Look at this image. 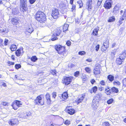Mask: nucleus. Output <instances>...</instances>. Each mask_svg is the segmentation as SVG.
<instances>
[{
  "label": "nucleus",
  "instance_id": "nucleus-1",
  "mask_svg": "<svg viewBox=\"0 0 126 126\" xmlns=\"http://www.w3.org/2000/svg\"><path fill=\"white\" fill-rule=\"evenodd\" d=\"M36 19L41 23L44 22L46 20V17L44 13L41 11H38L35 15Z\"/></svg>",
  "mask_w": 126,
  "mask_h": 126
},
{
  "label": "nucleus",
  "instance_id": "nucleus-2",
  "mask_svg": "<svg viewBox=\"0 0 126 126\" xmlns=\"http://www.w3.org/2000/svg\"><path fill=\"white\" fill-rule=\"evenodd\" d=\"M27 0H20V6L21 11L24 12L27 10Z\"/></svg>",
  "mask_w": 126,
  "mask_h": 126
},
{
  "label": "nucleus",
  "instance_id": "nucleus-3",
  "mask_svg": "<svg viewBox=\"0 0 126 126\" xmlns=\"http://www.w3.org/2000/svg\"><path fill=\"white\" fill-rule=\"evenodd\" d=\"M55 48L56 50L58 51L59 54H61L62 55L66 56V54L65 52H63L64 48L60 45H58L55 46Z\"/></svg>",
  "mask_w": 126,
  "mask_h": 126
},
{
  "label": "nucleus",
  "instance_id": "nucleus-4",
  "mask_svg": "<svg viewBox=\"0 0 126 126\" xmlns=\"http://www.w3.org/2000/svg\"><path fill=\"white\" fill-rule=\"evenodd\" d=\"M44 99L41 97V95L38 96L34 100V103L36 105H42L44 104Z\"/></svg>",
  "mask_w": 126,
  "mask_h": 126
},
{
  "label": "nucleus",
  "instance_id": "nucleus-5",
  "mask_svg": "<svg viewBox=\"0 0 126 126\" xmlns=\"http://www.w3.org/2000/svg\"><path fill=\"white\" fill-rule=\"evenodd\" d=\"M73 79V77L71 76L64 77L63 78V83L65 85H68L72 81Z\"/></svg>",
  "mask_w": 126,
  "mask_h": 126
},
{
  "label": "nucleus",
  "instance_id": "nucleus-6",
  "mask_svg": "<svg viewBox=\"0 0 126 126\" xmlns=\"http://www.w3.org/2000/svg\"><path fill=\"white\" fill-rule=\"evenodd\" d=\"M112 0H107L105 2L104 7L106 9H109L111 7Z\"/></svg>",
  "mask_w": 126,
  "mask_h": 126
},
{
  "label": "nucleus",
  "instance_id": "nucleus-7",
  "mask_svg": "<svg viewBox=\"0 0 126 126\" xmlns=\"http://www.w3.org/2000/svg\"><path fill=\"white\" fill-rule=\"evenodd\" d=\"M59 13L58 9H53L51 15L54 18H57L59 17Z\"/></svg>",
  "mask_w": 126,
  "mask_h": 126
},
{
  "label": "nucleus",
  "instance_id": "nucleus-8",
  "mask_svg": "<svg viewBox=\"0 0 126 126\" xmlns=\"http://www.w3.org/2000/svg\"><path fill=\"white\" fill-rule=\"evenodd\" d=\"M100 66L99 64H96L94 70V73L95 75L99 74L100 73Z\"/></svg>",
  "mask_w": 126,
  "mask_h": 126
},
{
  "label": "nucleus",
  "instance_id": "nucleus-9",
  "mask_svg": "<svg viewBox=\"0 0 126 126\" xmlns=\"http://www.w3.org/2000/svg\"><path fill=\"white\" fill-rule=\"evenodd\" d=\"M92 0H88L86 4V8L89 11H91L92 10Z\"/></svg>",
  "mask_w": 126,
  "mask_h": 126
},
{
  "label": "nucleus",
  "instance_id": "nucleus-10",
  "mask_svg": "<svg viewBox=\"0 0 126 126\" xmlns=\"http://www.w3.org/2000/svg\"><path fill=\"white\" fill-rule=\"evenodd\" d=\"M9 124L12 126L17 125L18 124V120L16 119H12L10 120Z\"/></svg>",
  "mask_w": 126,
  "mask_h": 126
},
{
  "label": "nucleus",
  "instance_id": "nucleus-11",
  "mask_svg": "<svg viewBox=\"0 0 126 126\" xmlns=\"http://www.w3.org/2000/svg\"><path fill=\"white\" fill-rule=\"evenodd\" d=\"M98 101H95V100H93L92 104V107L94 110H95L97 108L98 105Z\"/></svg>",
  "mask_w": 126,
  "mask_h": 126
},
{
  "label": "nucleus",
  "instance_id": "nucleus-12",
  "mask_svg": "<svg viewBox=\"0 0 126 126\" xmlns=\"http://www.w3.org/2000/svg\"><path fill=\"white\" fill-rule=\"evenodd\" d=\"M61 32V31L60 29L59 28H57L54 31L53 35L55 37L57 36L60 34Z\"/></svg>",
  "mask_w": 126,
  "mask_h": 126
},
{
  "label": "nucleus",
  "instance_id": "nucleus-13",
  "mask_svg": "<svg viewBox=\"0 0 126 126\" xmlns=\"http://www.w3.org/2000/svg\"><path fill=\"white\" fill-rule=\"evenodd\" d=\"M101 93H98L96 95L94 98L93 100H95V101H98L100 100L101 99Z\"/></svg>",
  "mask_w": 126,
  "mask_h": 126
},
{
  "label": "nucleus",
  "instance_id": "nucleus-14",
  "mask_svg": "<svg viewBox=\"0 0 126 126\" xmlns=\"http://www.w3.org/2000/svg\"><path fill=\"white\" fill-rule=\"evenodd\" d=\"M121 7L120 5L119 4H117L114 8L113 12L114 13L116 12V11L119 10Z\"/></svg>",
  "mask_w": 126,
  "mask_h": 126
},
{
  "label": "nucleus",
  "instance_id": "nucleus-15",
  "mask_svg": "<svg viewBox=\"0 0 126 126\" xmlns=\"http://www.w3.org/2000/svg\"><path fill=\"white\" fill-rule=\"evenodd\" d=\"M105 92L107 95H110L112 93V91L111 89V90L108 87L105 89Z\"/></svg>",
  "mask_w": 126,
  "mask_h": 126
},
{
  "label": "nucleus",
  "instance_id": "nucleus-16",
  "mask_svg": "<svg viewBox=\"0 0 126 126\" xmlns=\"http://www.w3.org/2000/svg\"><path fill=\"white\" fill-rule=\"evenodd\" d=\"M126 57V52H123V53L121 54L120 56H119V57L120 59L124 61V59Z\"/></svg>",
  "mask_w": 126,
  "mask_h": 126
},
{
  "label": "nucleus",
  "instance_id": "nucleus-17",
  "mask_svg": "<svg viewBox=\"0 0 126 126\" xmlns=\"http://www.w3.org/2000/svg\"><path fill=\"white\" fill-rule=\"evenodd\" d=\"M109 47V46H107L105 44H103L102 46L101 50L102 51H106Z\"/></svg>",
  "mask_w": 126,
  "mask_h": 126
},
{
  "label": "nucleus",
  "instance_id": "nucleus-18",
  "mask_svg": "<svg viewBox=\"0 0 126 126\" xmlns=\"http://www.w3.org/2000/svg\"><path fill=\"white\" fill-rule=\"evenodd\" d=\"M99 29L98 27L95 29L93 31V34L94 35L96 36L97 35Z\"/></svg>",
  "mask_w": 126,
  "mask_h": 126
},
{
  "label": "nucleus",
  "instance_id": "nucleus-19",
  "mask_svg": "<svg viewBox=\"0 0 126 126\" xmlns=\"http://www.w3.org/2000/svg\"><path fill=\"white\" fill-rule=\"evenodd\" d=\"M124 61L123 60H122L120 58H118L117 59L116 62L118 65H120L121 64L122 62Z\"/></svg>",
  "mask_w": 126,
  "mask_h": 126
},
{
  "label": "nucleus",
  "instance_id": "nucleus-20",
  "mask_svg": "<svg viewBox=\"0 0 126 126\" xmlns=\"http://www.w3.org/2000/svg\"><path fill=\"white\" fill-rule=\"evenodd\" d=\"M75 110L73 109H68L67 110L68 113L71 115H72L75 113Z\"/></svg>",
  "mask_w": 126,
  "mask_h": 126
},
{
  "label": "nucleus",
  "instance_id": "nucleus-21",
  "mask_svg": "<svg viewBox=\"0 0 126 126\" xmlns=\"http://www.w3.org/2000/svg\"><path fill=\"white\" fill-rule=\"evenodd\" d=\"M10 48L12 51H14L16 50V47L15 45L13 44L11 45Z\"/></svg>",
  "mask_w": 126,
  "mask_h": 126
},
{
  "label": "nucleus",
  "instance_id": "nucleus-22",
  "mask_svg": "<svg viewBox=\"0 0 126 126\" xmlns=\"http://www.w3.org/2000/svg\"><path fill=\"white\" fill-rule=\"evenodd\" d=\"M69 25L67 24H65L63 27V32H65V31L68 29Z\"/></svg>",
  "mask_w": 126,
  "mask_h": 126
},
{
  "label": "nucleus",
  "instance_id": "nucleus-23",
  "mask_svg": "<svg viewBox=\"0 0 126 126\" xmlns=\"http://www.w3.org/2000/svg\"><path fill=\"white\" fill-rule=\"evenodd\" d=\"M26 31L30 33H31L33 31V28L31 26H30L27 28Z\"/></svg>",
  "mask_w": 126,
  "mask_h": 126
},
{
  "label": "nucleus",
  "instance_id": "nucleus-24",
  "mask_svg": "<svg viewBox=\"0 0 126 126\" xmlns=\"http://www.w3.org/2000/svg\"><path fill=\"white\" fill-rule=\"evenodd\" d=\"M114 78V77L111 75H109L107 77L108 79L111 82L113 80Z\"/></svg>",
  "mask_w": 126,
  "mask_h": 126
},
{
  "label": "nucleus",
  "instance_id": "nucleus-25",
  "mask_svg": "<svg viewBox=\"0 0 126 126\" xmlns=\"http://www.w3.org/2000/svg\"><path fill=\"white\" fill-rule=\"evenodd\" d=\"M97 90V87L96 86L93 87L90 90V93H95Z\"/></svg>",
  "mask_w": 126,
  "mask_h": 126
},
{
  "label": "nucleus",
  "instance_id": "nucleus-26",
  "mask_svg": "<svg viewBox=\"0 0 126 126\" xmlns=\"http://www.w3.org/2000/svg\"><path fill=\"white\" fill-rule=\"evenodd\" d=\"M15 103L16 104V105L18 107L21 106L22 104V103L21 101L18 100H16L15 102Z\"/></svg>",
  "mask_w": 126,
  "mask_h": 126
},
{
  "label": "nucleus",
  "instance_id": "nucleus-27",
  "mask_svg": "<svg viewBox=\"0 0 126 126\" xmlns=\"http://www.w3.org/2000/svg\"><path fill=\"white\" fill-rule=\"evenodd\" d=\"M115 19L114 16H112L109 18V19L108 21V22H111L114 21L115 20Z\"/></svg>",
  "mask_w": 126,
  "mask_h": 126
},
{
  "label": "nucleus",
  "instance_id": "nucleus-28",
  "mask_svg": "<svg viewBox=\"0 0 126 126\" xmlns=\"http://www.w3.org/2000/svg\"><path fill=\"white\" fill-rule=\"evenodd\" d=\"M68 96V94L66 92L64 93L62 95V98L64 99H67Z\"/></svg>",
  "mask_w": 126,
  "mask_h": 126
},
{
  "label": "nucleus",
  "instance_id": "nucleus-29",
  "mask_svg": "<svg viewBox=\"0 0 126 126\" xmlns=\"http://www.w3.org/2000/svg\"><path fill=\"white\" fill-rule=\"evenodd\" d=\"M85 97V95L84 94H83L81 97L79 98L78 100V103L81 102L83 100L84 98Z\"/></svg>",
  "mask_w": 126,
  "mask_h": 126
},
{
  "label": "nucleus",
  "instance_id": "nucleus-30",
  "mask_svg": "<svg viewBox=\"0 0 126 126\" xmlns=\"http://www.w3.org/2000/svg\"><path fill=\"white\" fill-rule=\"evenodd\" d=\"M111 89L112 91V93L113 92L115 93H117L119 91L118 89L115 87L112 88H111Z\"/></svg>",
  "mask_w": 126,
  "mask_h": 126
},
{
  "label": "nucleus",
  "instance_id": "nucleus-31",
  "mask_svg": "<svg viewBox=\"0 0 126 126\" xmlns=\"http://www.w3.org/2000/svg\"><path fill=\"white\" fill-rule=\"evenodd\" d=\"M37 58L36 56H33L31 58V60L33 62H35L37 60Z\"/></svg>",
  "mask_w": 126,
  "mask_h": 126
},
{
  "label": "nucleus",
  "instance_id": "nucleus-32",
  "mask_svg": "<svg viewBox=\"0 0 126 126\" xmlns=\"http://www.w3.org/2000/svg\"><path fill=\"white\" fill-rule=\"evenodd\" d=\"M21 51L20 49H18L15 52L16 55L17 56H19L21 54Z\"/></svg>",
  "mask_w": 126,
  "mask_h": 126
},
{
  "label": "nucleus",
  "instance_id": "nucleus-33",
  "mask_svg": "<svg viewBox=\"0 0 126 126\" xmlns=\"http://www.w3.org/2000/svg\"><path fill=\"white\" fill-rule=\"evenodd\" d=\"M85 70L87 73H90L91 72V69L89 67H86L85 68Z\"/></svg>",
  "mask_w": 126,
  "mask_h": 126
},
{
  "label": "nucleus",
  "instance_id": "nucleus-34",
  "mask_svg": "<svg viewBox=\"0 0 126 126\" xmlns=\"http://www.w3.org/2000/svg\"><path fill=\"white\" fill-rule=\"evenodd\" d=\"M79 5V8H81L83 6V3L82 0H79L77 1Z\"/></svg>",
  "mask_w": 126,
  "mask_h": 126
},
{
  "label": "nucleus",
  "instance_id": "nucleus-35",
  "mask_svg": "<svg viewBox=\"0 0 126 126\" xmlns=\"http://www.w3.org/2000/svg\"><path fill=\"white\" fill-rule=\"evenodd\" d=\"M46 98L48 102H49L50 101V97L49 94H47L46 95Z\"/></svg>",
  "mask_w": 126,
  "mask_h": 126
},
{
  "label": "nucleus",
  "instance_id": "nucleus-36",
  "mask_svg": "<svg viewBox=\"0 0 126 126\" xmlns=\"http://www.w3.org/2000/svg\"><path fill=\"white\" fill-rule=\"evenodd\" d=\"M26 113H23L21 114L19 116V117L23 118H26Z\"/></svg>",
  "mask_w": 126,
  "mask_h": 126
},
{
  "label": "nucleus",
  "instance_id": "nucleus-37",
  "mask_svg": "<svg viewBox=\"0 0 126 126\" xmlns=\"http://www.w3.org/2000/svg\"><path fill=\"white\" fill-rule=\"evenodd\" d=\"M113 84L114 85H120L121 83L119 81L115 80Z\"/></svg>",
  "mask_w": 126,
  "mask_h": 126
},
{
  "label": "nucleus",
  "instance_id": "nucleus-38",
  "mask_svg": "<svg viewBox=\"0 0 126 126\" xmlns=\"http://www.w3.org/2000/svg\"><path fill=\"white\" fill-rule=\"evenodd\" d=\"M113 101V99H110L109 100L107 101V103L108 104H110L112 103Z\"/></svg>",
  "mask_w": 126,
  "mask_h": 126
},
{
  "label": "nucleus",
  "instance_id": "nucleus-39",
  "mask_svg": "<svg viewBox=\"0 0 126 126\" xmlns=\"http://www.w3.org/2000/svg\"><path fill=\"white\" fill-rule=\"evenodd\" d=\"M25 113L26 118H28V117L31 116V113L30 112H26Z\"/></svg>",
  "mask_w": 126,
  "mask_h": 126
},
{
  "label": "nucleus",
  "instance_id": "nucleus-40",
  "mask_svg": "<svg viewBox=\"0 0 126 126\" xmlns=\"http://www.w3.org/2000/svg\"><path fill=\"white\" fill-rule=\"evenodd\" d=\"M103 0H98L97 3V6L98 7L101 4Z\"/></svg>",
  "mask_w": 126,
  "mask_h": 126
},
{
  "label": "nucleus",
  "instance_id": "nucleus-41",
  "mask_svg": "<svg viewBox=\"0 0 126 126\" xmlns=\"http://www.w3.org/2000/svg\"><path fill=\"white\" fill-rule=\"evenodd\" d=\"M86 53V52L84 51H80L79 52L78 54L79 55H84Z\"/></svg>",
  "mask_w": 126,
  "mask_h": 126
},
{
  "label": "nucleus",
  "instance_id": "nucleus-42",
  "mask_svg": "<svg viewBox=\"0 0 126 126\" xmlns=\"http://www.w3.org/2000/svg\"><path fill=\"white\" fill-rule=\"evenodd\" d=\"M64 123L65 124L68 125L70 124V121L68 120H66L65 122Z\"/></svg>",
  "mask_w": 126,
  "mask_h": 126
},
{
  "label": "nucleus",
  "instance_id": "nucleus-43",
  "mask_svg": "<svg viewBox=\"0 0 126 126\" xmlns=\"http://www.w3.org/2000/svg\"><path fill=\"white\" fill-rule=\"evenodd\" d=\"M109 40L107 39L106 41L103 44H105L107 46H109Z\"/></svg>",
  "mask_w": 126,
  "mask_h": 126
},
{
  "label": "nucleus",
  "instance_id": "nucleus-44",
  "mask_svg": "<svg viewBox=\"0 0 126 126\" xmlns=\"http://www.w3.org/2000/svg\"><path fill=\"white\" fill-rule=\"evenodd\" d=\"M15 67L16 69H18L21 67V65L19 64H17L15 65Z\"/></svg>",
  "mask_w": 126,
  "mask_h": 126
},
{
  "label": "nucleus",
  "instance_id": "nucleus-45",
  "mask_svg": "<svg viewBox=\"0 0 126 126\" xmlns=\"http://www.w3.org/2000/svg\"><path fill=\"white\" fill-rule=\"evenodd\" d=\"M56 96V92H54L52 93V98L53 99H55Z\"/></svg>",
  "mask_w": 126,
  "mask_h": 126
},
{
  "label": "nucleus",
  "instance_id": "nucleus-46",
  "mask_svg": "<svg viewBox=\"0 0 126 126\" xmlns=\"http://www.w3.org/2000/svg\"><path fill=\"white\" fill-rule=\"evenodd\" d=\"M122 82L123 85L126 86V78L122 80Z\"/></svg>",
  "mask_w": 126,
  "mask_h": 126
},
{
  "label": "nucleus",
  "instance_id": "nucleus-47",
  "mask_svg": "<svg viewBox=\"0 0 126 126\" xmlns=\"http://www.w3.org/2000/svg\"><path fill=\"white\" fill-rule=\"evenodd\" d=\"M1 104L6 106H8V103L5 102H2L1 103Z\"/></svg>",
  "mask_w": 126,
  "mask_h": 126
},
{
  "label": "nucleus",
  "instance_id": "nucleus-48",
  "mask_svg": "<svg viewBox=\"0 0 126 126\" xmlns=\"http://www.w3.org/2000/svg\"><path fill=\"white\" fill-rule=\"evenodd\" d=\"M76 5L74 4H73L72 5V7L71 8V10L72 11L74 10H75Z\"/></svg>",
  "mask_w": 126,
  "mask_h": 126
},
{
  "label": "nucleus",
  "instance_id": "nucleus-49",
  "mask_svg": "<svg viewBox=\"0 0 126 126\" xmlns=\"http://www.w3.org/2000/svg\"><path fill=\"white\" fill-rule=\"evenodd\" d=\"M79 74V71H77L74 74V76L76 77H77L78 76Z\"/></svg>",
  "mask_w": 126,
  "mask_h": 126
},
{
  "label": "nucleus",
  "instance_id": "nucleus-50",
  "mask_svg": "<svg viewBox=\"0 0 126 126\" xmlns=\"http://www.w3.org/2000/svg\"><path fill=\"white\" fill-rule=\"evenodd\" d=\"M100 84L101 85H104L105 84V82L104 80H102L100 82Z\"/></svg>",
  "mask_w": 126,
  "mask_h": 126
},
{
  "label": "nucleus",
  "instance_id": "nucleus-51",
  "mask_svg": "<svg viewBox=\"0 0 126 126\" xmlns=\"http://www.w3.org/2000/svg\"><path fill=\"white\" fill-rule=\"evenodd\" d=\"M12 21L13 22L16 23L17 22V20L16 18H13L12 19Z\"/></svg>",
  "mask_w": 126,
  "mask_h": 126
},
{
  "label": "nucleus",
  "instance_id": "nucleus-52",
  "mask_svg": "<svg viewBox=\"0 0 126 126\" xmlns=\"http://www.w3.org/2000/svg\"><path fill=\"white\" fill-rule=\"evenodd\" d=\"M8 42V40L7 39H5L4 41V45H7V43Z\"/></svg>",
  "mask_w": 126,
  "mask_h": 126
},
{
  "label": "nucleus",
  "instance_id": "nucleus-53",
  "mask_svg": "<svg viewBox=\"0 0 126 126\" xmlns=\"http://www.w3.org/2000/svg\"><path fill=\"white\" fill-rule=\"evenodd\" d=\"M71 44V42L70 41H68L66 43V44L68 46H70Z\"/></svg>",
  "mask_w": 126,
  "mask_h": 126
},
{
  "label": "nucleus",
  "instance_id": "nucleus-54",
  "mask_svg": "<svg viewBox=\"0 0 126 126\" xmlns=\"http://www.w3.org/2000/svg\"><path fill=\"white\" fill-rule=\"evenodd\" d=\"M99 47V45H97L96 47V50L97 51H98Z\"/></svg>",
  "mask_w": 126,
  "mask_h": 126
},
{
  "label": "nucleus",
  "instance_id": "nucleus-55",
  "mask_svg": "<svg viewBox=\"0 0 126 126\" xmlns=\"http://www.w3.org/2000/svg\"><path fill=\"white\" fill-rule=\"evenodd\" d=\"M103 124L104 125H105L106 126H109L110 125V124L109 123L107 122L104 123Z\"/></svg>",
  "mask_w": 126,
  "mask_h": 126
},
{
  "label": "nucleus",
  "instance_id": "nucleus-56",
  "mask_svg": "<svg viewBox=\"0 0 126 126\" xmlns=\"http://www.w3.org/2000/svg\"><path fill=\"white\" fill-rule=\"evenodd\" d=\"M36 0H29V2L31 4H33L36 1Z\"/></svg>",
  "mask_w": 126,
  "mask_h": 126
},
{
  "label": "nucleus",
  "instance_id": "nucleus-57",
  "mask_svg": "<svg viewBox=\"0 0 126 126\" xmlns=\"http://www.w3.org/2000/svg\"><path fill=\"white\" fill-rule=\"evenodd\" d=\"M56 72L55 70H52L51 72L52 74L54 75L56 74Z\"/></svg>",
  "mask_w": 126,
  "mask_h": 126
},
{
  "label": "nucleus",
  "instance_id": "nucleus-58",
  "mask_svg": "<svg viewBox=\"0 0 126 126\" xmlns=\"http://www.w3.org/2000/svg\"><path fill=\"white\" fill-rule=\"evenodd\" d=\"M125 18L126 17L123 16L120 18V20L122 21L124 20Z\"/></svg>",
  "mask_w": 126,
  "mask_h": 126
},
{
  "label": "nucleus",
  "instance_id": "nucleus-59",
  "mask_svg": "<svg viewBox=\"0 0 126 126\" xmlns=\"http://www.w3.org/2000/svg\"><path fill=\"white\" fill-rule=\"evenodd\" d=\"M6 29H4L2 30H0V32H5L6 31Z\"/></svg>",
  "mask_w": 126,
  "mask_h": 126
},
{
  "label": "nucleus",
  "instance_id": "nucleus-60",
  "mask_svg": "<svg viewBox=\"0 0 126 126\" xmlns=\"http://www.w3.org/2000/svg\"><path fill=\"white\" fill-rule=\"evenodd\" d=\"M58 37H54L51 39V40L52 41H55V40H57L58 39Z\"/></svg>",
  "mask_w": 126,
  "mask_h": 126
},
{
  "label": "nucleus",
  "instance_id": "nucleus-61",
  "mask_svg": "<svg viewBox=\"0 0 126 126\" xmlns=\"http://www.w3.org/2000/svg\"><path fill=\"white\" fill-rule=\"evenodd\" d=\"M123 16L126 17V9L125 10V11L124 12V14L123 15Z\"/></svg>",
  "mask_w": 126,
  "mask_h": 126
},
{
  "label": "nucleus",
  "instance_id": "nucleus-62",
  "mask_svg": "<svg viewBox=\"0 0 126 126\" xmlns=\"http://www.w3.org/2000/svg\"><path fill=\"white\" fill-rule=\"evenodd\" d=\"M116 46V43H113L112 45V47L113 48Z\"/></svg>",
  "mask_w": 126,
  "mask_h": 126
},
{
  "label": "nucleus",
  "instance_id": "nucleus-63",
  "mask_svg": "<svg viewBox=\"0 0 126 126\" xmlns=\"http://www.w3.org/2000/svg\"><path fill=\"white\" fill-rule=\"evenodd\" d=\"M123 22L122 21L120 20L119 22H118V25H120L122 24Z\"/></svg>",
  "mask_w": 126,
  "mask_h": 126
},
{
  "label": "nucleus",
  "instance_id": "nucleus-64",
  "mask_svg": "<svg viewBox=\"0 0 126 126\" xmlns=\"http://www.w3.org/2000/svg\"><path fill=\"white\" fill-rule=\"evenodd\" d=\"M86 61L88 62H91L92 61V59H88L86 60Z\"/></svg>",
  "mask_w": 126,
  "mask_h": 126
}]
</instances>
